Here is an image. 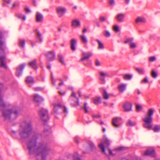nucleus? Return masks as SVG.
Instances as JSON below:
<instances>
[{
	"instance_id": "52",
	"label": "nucleus",
	"mask_w": 160,
	"mask_h": 160,
	"mask_svg": "<svg viewBox=\"0 0 160 160\" xmlns=\"http://www.w3.org/2000/svg\"><path fill=\"white\" fill-rule=\"evenodd\" d=\"M130 48H134L136 47V44L134 43L130 42Z\"/></svg>"
},
{
	"instance_id": "45",
	"label": "nucleus",
	"mask_w": 160,
	"mask_h": 160,
	"mask_svg": "<svg viewBox=\"0 0 160 160\" xmlns=\"http://www.w3.org/2000/svg\"><path fill=\"white\" fill-rule=\"evenodd\" d=\"M99 20L100 21L102 22L105 21L108 22V21H107V18H106L104 16H101L100 17Z\"/></svg>"
},
{
	"instance_id": "62",
	"label": "nucleus",
	"mask_w": 160,
	"mask_h": 160,
	"mask_svg": "<svg viewBox=\"0 0 160 160\" xmlns=\"http://www.w3.org/2000/svg\"><path fill=\"white\" fill-rule=\"evenodd\" d=\"M48 128L47 129H44V134H46V133L48 132V129L49 128V127L48 126H47Z\"/></svg>"
},
{
	"instance_id": "58",
	"label": "nucleus",
	"mask_w": 160,
	"mask_h": 160,
	"mask_svg": "<svg viewBox=\"0 0 160 160\" xmlns=\"http://www.w3.org/2000/svg\"><path fill=\"white\" fill-rule=\"evenodd\" d=\"M92 117L93 118H100L101 117V116L99 114L93 115H92Z\"/></svg>"
},
{
	"instance_id": "23",
	"label": "nucleus",
	"mask_w": 160,
	"mask_h": 160,
	"mask_svg": "<svg viewBox=\"0 0 160 160\" xmlns=\"http://www.w3.org/2000/svg\"><path fill=\"white\" fill-rule=\"evenodd\" d=\"M127 84H119L118 86V89L119 91L120 92H123L126 89Z\"/></svg>"
},
{
	"instance_id": "31",
	"label": "nucleus",
	"mask_w": 160,
	"mask_h": 160,
	"mask_svg": "<svg viewBox=\"0 0 160 160\" xmlns=\"http://www.w3.org/2000/svg\"><path fill=\"white\" fill-rule=\"evenodd\" d=\"M80 38H81L82 41L84 43H86L88 42V40L86 37H85L84 34L81 35L80 36Z\"/></svg>"
},
{
	"instance_id": "48",
	"label": "nucleus",
	"mask_w": 160,
	"mask_h": 160,
	"mask_svg": "<svg viewBox=\"0 0 160 160\" xmlns=\"http://www.w3.org/2000/svg\"><path fill=\"white\" fill-rule=\"evenodd\" d=\"M113 29L116 32H118L120 31L118 26L117 25H115L113 26Z\"/></svg>"
},
{
	"instance_id": "44",
	"label": "nucleus",
	"mask_w": 160,
	"mask_h": 160,
	"mask_svg": "<svg viewBox=\"0 0 160 160\" xmlns=\"http://www.w3.org/2000/svg\"><path fill=\"white\" fill-rule=\"evenodd\" d=\"M151 75L154 78H156L158 76L157 72L154 71V70L152 69L151 72Z\"/></svg>"
},
{
	"instance_id": "14",
	"label": "nucleus",
	"mask_w": 160,
	"mask_h": 160,
	"mask_svg": "<svg viewBox=\"0 0 160 160\" xmlns=\"http://www.w3.org/2000/svg\"><path fill=\"white\" fill-rule=\"evenodd\" d=\"M66 11L65 9L62 7H59L57 8V12L59 17H61Z\"/></svg>"
},
{
	"instance_id": "36",
	"label": "nucleus",
	"mask_w": 160,
	"mask_h": 160,
	"mask_svg": "<svg viewBox=\"0 0 160 160\" xmlns=\"http://www.w3.org/2000/svg\"><path fill=\"white\" fill-rule=\"evenodd\" d=\"M136 124V123L135 122H132L131 120H129L127 123V125L130 126H135Z\"/></svg>"
},
{
	"instance_id": "28",
	"label": "nucleus",
	"mask_w": 160,
	"mask_h": 160,
	"mask_svg": "<svg viewBox=\"0 0 160 160\" xmlns=\"http://www.w3.org/2000/svg\"><path fill=\"white\" fill-rule=\"evenodd\" d=\"M18 46L19 47L24 48L25 44V41L24 40L19 39L18 40Z\"/></svg>"
},
{
	"instance_id": "1",
	"label": "nucleus",
	"mask_w": 160,
	"mask_h": 160,
	"mask_svg": "<svg viewBox=\"0 0 160 160\" xmlns=\"http://www.w3.org/2000/svg\"><path fill=\"white\" fill-rule=\"evenodd\" d=\"M38 134L36 132L29 139L27 145L28 153L35 155L37 160H46L50 148L46 143L42 142L38 143Z\"/></svg>"
},
{
	"instance_id": "56",
	"label": "nucleus",
	"mask_w": 160,
	"mask_h": 160,
	"mask_svg": "<svg viewBox=\"0 0 160 160\" xmlns=\"http://www.w3.org/2000/svg\"><path fill=\"white\" fill-rule=\"evenodd\" d=\"M95 64L96 66H98L100 65V63L98 60L96 59L95 62Z\"/></svg>"
},
{
	"instance_id": "13",
	"label": "nucleus",
	"mask_w": 160,
	"mask_h": 160,
	"mask_svg": "<svg viewBox=\"0 0 160 160\" xmlns=\"http://www.w3.org/2000/svg\"><path fill=\"white\" fill-rule=\"evenodd\" d=\"M125 15V14L123 13L118 14L116 16V18L118 22H122L124 21Z\"/></svg>"
},
{
	"instance_id": "64",
	"label": "nucleus",
	"mask_w": 160,
	"mask_h": 160,
	"mask_svg": "<svg viewBox=\"0 0 160 160\" xmlns=\"http://www.w3.org/2000/svg\"><path fill=\"white\" fill-rule=\"evenodd\" d=\"M108 151L109 152V154L110 155H113V154L112 153V150H111L110 149H109Z\"/></svg>"
},
{
	"instance_id": "11",
	"label": "nucleus",
	"mask_w": 160,
	"mask_h": 160,
	"mask_svg": "<svg viewBox=\"0 0 160 160\" xmlns=\"http://www.w3.org/2000/svg\"><path fill=\"white\" fill-rule=\"evenodd\" d=\"M5 56L0 55V67L6 69L7 67L5 62Z\"/></svg>"
},
{
	"instance_id": "34",
	"label": "nucleus",
	"mask_w": 160,
	"mask_h": 160,
	"mask_svg": "<svg viewBox=\"0 0 160 160\" xmlns=\"http://www.w3.org/2000/svg\"><path fill=\"white\" fill-rule=\"evenodd\" d=\"M132 78V75L127 74L123 76V78L125 80H130Z\"/></svg>"
},
{
	"instance_id": "35",
	"label": "nucleus",
	"mask_w": 160,
	"mask_h": 160,
	"mask_svg": "<svg viewBox=\"0 0 160 160\" xmlns=\"http://www.w3.org/2000/svg\"><path fill=\"white\" fill-rule=\"evenodd\" d=\"M135 70L137 71L140 74H144V71L143 68H135Z\"/></svg>"
},
{
	"instance_id": "17",
	"label": "nucleus",
	"mask_w": 160,
	"mask_h": 160,
	"mask_svg": "<svg viewBox=\"0 0 160 160\" xmlns=\"http://www.w3.org/2000/svg\"><path fill=\"white\" fill-rule=\"evenodd\" d=\"M43 17L41 13L37 12L36 14V20L37 22H41L43 21Z\"/></svg>"
},
{
	"instance_id": "19",
	"label": "nucleus",
	"mask_w": 160,
	"mask_h": 160,
	"mask_svg": "<svg viewBox=\"0 0 160 160\" xmlns=\"http://www.w3.org/2000/svg\"><path fill=\"white\" fill-rule=\"evenodd\" d=\"M123 107L125 109V111H131L132 104L129 102L126 103L124 105Z\"/></svg>"
},
{
	"instance_id": "60",
	"label": "nucleus",
	"mask_w": 160,
	"mask_h": 160,
	"mask_svg": "<svg viewBox=\"0 0 160 160\" xmlns=\"http://www.w3.org/2000/svg\"><path fill=\"white\" fill-rule=\"evenodd\" d=\"M134 92L135 93H137L138 95H139L141 93V92L138 89H136Z\"/></svg>"
},
{
	"instance_id": "53",
	"label": "nucleus",
	"mask_w": 160,
	"mask_h": 160,
	"mask_svg": "<svg viewBox=\"0 0 160 160\" xmlns=\"http://www.w3.org/2000/svg\"><path fill=\"white\" fill-rule=\"evenodd\" d=\"M4 2V3L2 4V5H6V3H11V1L10 0H2Z\"/></svg>"
},
{
	"instance_id": "10",
	"label": "nucleus",
	"mask_w": 160,
	"mask_h": 160,
	"mask_svg": "<svg viewBox=\"0 0 160 160\" xmlns=\"http://www.w3.org/2000/svg\"><path fill=\"white\" fill-rule=\"evenodd\" d=\"M121 119L120 118L117 117L112 119V124L115 127L118 128L120 125V121Z\"/></svg>"
},
{
	"instance_id": "59",
	"label": "nucleus",
	"mask_w": 160,
	"mask_h": 160,
	"mask_svg": "<svg viewBox=\"0 0 160 160\" xmlns=\"http://www.w3.org/2000/svg\"><path fill=\"white\" fill-rule=\"evenodd\" d=\"M74 141L75 142L77 143H79L78 138V137H75L74 138Z\"/></svg>"
},
{
	"instance_id": "7",
	"label": "nucleus",
	"mask_w": 160,
	"mask_h": 160,
	"mask_svg": "<svg viewBox=\"0 0 160 160\" xmlns=\"http://www.w3.org/2000/svg\"><path fill=\"white\" fill-rule=\"evenodd\" d=\"M68 101L74 106L79 105L78 98L76 97V93L73 91H72V94L70 96Z\"/></svg>"
},
{
	"instance_id": "9",
	"label": "nucleus",
	"mask_w": 160,
	"mask_h": 160,
	"mask_svg": "<svg viewBox=\"0 0 160 160\" xmlns=\"http://www.w3.org/2000/svg\"><path fill=\"white\" fill-rule=\"evenodd\" d=\"M25 63H23L20 65L16 69V76L19 77L20 76L22 72V70L24 68V67L26 66Z\"/></svg>"
},
{
	"instance_id": "57",
	"label": "nucleus",
	"mask_w": 160,
	"mask_h": 160,
	"mask_svg": "<svg viewBox=\"0 0 160 160\" xmlns=\"http://www.w3.org/2000/svg\"><path fill=\"white\" fill-rule=\"evenodd\" d=\"M141 82L142 83L143 82H144L145 83H146L148 82V81L147 77H145V78H144L143 79L142 81Z\"/></svg>"
},
{
	"instance_id": "4",
	"label": "nucleus",
	"mask_w": 160,
	"mask_h": 160,
	"mask_svg": "<svg viewBox=\"0 0 160 160\" xmlns=\"http://www.w3.org/2000/svg\"><path fill=\"white\" fill-rule=\"evenodd\" d=\"M62 112L65 114L68 113V110L65 106L60 103L54 105L52 114L56 118H57L56 116L57 115Z\"/></svg>"
},
{
	"instance_id": "30",
	"label": "nucleus",
	"mask_w": 160,
	"mask_h": 160,
	"mask_svg": "<svg viewBox=\"0 0 160 160\" xmlns=\"http://www.w3.org/2000/svg\"><path fill=\"white\" fill-rule=\"evenodd\" d=\"M88 145L91 150L92 151L96 149L95 146L92 142H89L88 143Z\"/></svg>"
},
{
	"instance_id": "6",
	"label": "nucleus",
	"mask_w": 160,
	"mask_h": 160,
	"mask_svg": "<svg viewBox=\"0 0 160 160\" xmlns=\"http://www.w3.org/2000/svg\"><path fill=\"white\" fill-rule=\"evenodd\" d=\"M152 119V118L151 117L147 116L143 118L142 120L144 123L143 124V127L147 129L151 128Z\"/></svg>"
},
{
	"instance_id": "18",
	"label": "nucleus",
	"mask_w": 160,
	"mask_h": 160,
	"mask_svg": "<svg viewBox=\"0 0 160 160\" xmlns=\"http://www.w3.org/2000/svg\"><path fill=\"white\" fill-rule=\"evenodd\" d=\"M100 79L101 81L103 82V83H104L105 82V77L106 76H107L108 75L107 73L106 72H100Z\"/></svg>"
},
{
	"instance_id": "38",
	"label": "nucleus",
	"mask_w": 160,
	"mask_h": 160,
	"mask_svg": "<svg viewBox=\"0 0 160 160\" xmlns=\"http://www.w3.org/2000/svg\"><path fill=\"white\" fill-rule=\"evenodd\" d=\"M102 95L104 99H107L108 98V94L106 91L105 89L103 90Z\"/></svg>"
},
{
	"instance_id": "29",
	"label": "nucleus",
	"mask_w": 160,
	"mask_h": 160,
	"mask_svg": "<svg viewBox=\"0 0 160 160\" xmlns=\"http://www.w3.org/2000/svg\"><path fill=\"white\" fill-rule=\"evenodd\" d=\"M135 21L136 23L144 22H146V20L144 18L138 17L136 20Z\"/></svg>"
},
{
	"instance_id": "2",
	"label": "nucleus",
	"mask_w": 160,
	"mask_h": 160,
	"mask_svg": "<svg viewBox=\"0 0 160 160\" xmlns=\"http://www.w3.org/2000/svg\"><path fill=\"white\" fill-rule=\"evenodd\" d=\"M3 87L0 83V112H2V117L4 121H11L16 119L19 115V112L16 109H8V106L4 102L2 94L1 88Z\"/></svg>"
},
{
	"instance_id": "33",
	"label": "nucleus",
	"mask_w": 160,
	"mask_h": 160,
	"mask_svg": "<svg viewBox=\"0 0 160 160\" xmlns=\"http://www.w3.org/2000/svg\"><path fill=\"white\" fill-rule=\"evenodd\" d=\"M3 36L2 35H0V49L4 51V49L2 47V45L4 43V42L2 41V38Z\"/></svg>"
},
{
	"instance_id": "22",
	"label": "nucleus",
	"mask_w": 160,
	"mask_h": 160,
	"mask_svg": "<svg viewBox=\"0 0 160 160\" xmlns=\"http://www.w3.org/2000/svg\"><path fill=\"white\" fill-rule=\"evenodd\" d=\"M83 55V57L81 59L82 61L88 59L92 56V54L91 53H84Z\"/></svg>"
},
{
	"instance_id": "21",
	"label": "nucleus",
	"mask_w": 160,
	"mask_h": 160,
	"mask_svg": "<svg viewBox=\"0 0 160 160\" xmlns=\"http://www.w3.org/2000/svg\"><path fill=\"white\" fill-rule=\"evenodd\" d=\"M25 81L29 85L30 84H33L34 83L33 78L30 76L27 77Z\"/></svg>"
},
{
	"instance_id": "51",
	"label": "nucleus",
	"mask_w": 160,
	"mask_h": 160,
	"mask_svg": "<svg viewBox=\"0 0 160 160\" xmlns=\"http://www.w3.org/2000/svg\"><path fill=\"white\" fill-rule=\"evenodd\" d=\"M156 60V58L155 56H152L149 58V60L150 62H153Z\"/></svg>"
},
{
	"instance_id": "61",
	"label": "nucleus",
	"mask_w": 160,
	"mask_h": 160,
	"mask_svg": "<svg viewBox=\"0 0 160 160\" xmlns=\"http://www.w3.org/2000/svg\"><path fill=\"white\" fill-rule=\"evenodd\" d=\"M131 41V39L130 38H128L127 40L124 41V43H127L129 42L130 41Z\"/></svg>"
},
{
	"instance_id": "3",
	"label": "nucleus",
	"mask_w": 160,
	"mask_h": 160,
	"mask_svg": "<svg viewBox=\"0 0 160 160\" xmlns=\"http://www.w3.org/2000/svg\"><path fill=\"white\" fill-rule=\"evenodd\" d=\"M33 129L32 122L27 121L21 123L18 130L21 139L24 141L27 139L32 134Z\"/></svg>"
},
{
	"instance_id": "55",
	"label": "nucleus",
	"mask_w": 160,
	"mask_h": 160,
	"mask_svg": "<svg viewBox=\"0 0 160 160\" xmlns=\"http://www.w3.org/2000/svg\"><path fill=\"white\" fill-rule=\"evenodd\" d=\"M115 0H109L108 1L109 3L111 5H114L115 3Z\"/></svg>"
},
{
	"instance_id": "25",
	"label": "nucleus",
	"mask_w": 160,
	"mask_h": 160,
	"mask_svg": "<svg viewBox=\"0 0 160 160\" xmlns=\"http://www.w3.org/2000/svg\"><path fill=\"white\" fill-rule=\"evenodd\" d=\"M34 100L36 102H39L43 100L42 98L38 94H35L34 96Z\"/></svg>"
},
{
	"instance_id": "63",
	"label": "nucleus",
	"mask_w": 160,
	"mask_h": 160,
	"mask_svg": "<svg viewBox=\"0 0 160 160\" xmlns=\"http://www.w3.org/2000/svg\"><path fill=\"white\" fill-rule=\"evenodd\" d=\"M24 10L27 12H30V10L28 8H24Z\"/></svg>"
},
{
	"instance_id": "47",
	"label": "nucleus",
	"mask_w": 160,
	"mask_h": 160,
	"mask_svg": "<svg viewBox=\"0 0 160 160\" xmlns=\"http://www.w3.org/2000/svg\"><path fill=\"white\" fill-rule=\"evenodd\" d=\"M99 147L103 152H105V150L104 145L103 143H101L99 145Z\"/></svg>"
},
{
	"instance_id": "43",
	"label": "nucleus",
	"mask_w": 160,
	"mask_h": 160,
	"mask_svg": "<svg viewBox=\"0 0 160 160\" xmlns=\"http://www.w3.org/2000/svg\"><path fill=\"white\" fill-rule=\"evenodd\" d=\"M103 34L106 37H109L110 36L111 34L107 30H105L103 32Z\"/></svg>"
},
{
	"instance_id": "26",
	"label": "nucleus",
	"mask_w": 160,
	"mask_h": 160,
	"mask_svg": "<svg viewBox=\"0 0 160 160\" xmlns=\"http://www.w3.org/2000/svg\"><path fill=\"white\" fill-rule=\"evenodd\" d=\"M148 130H152L155 132H157L160 130V126L159 125H156L153 127H152V128L151 129H148Z\"/></svg>"
},
{
	"instance_id": "20",
	"label": "nucleus",
	"mask_w": 160,
	"mask_h": 160,
	"mask_svg": "<svg viewBox=\"0 0 160 160\" xmlns=\"http://www.w3.org/2000/svg\"><path fill=\"white\" fill-rule=\"evenodd\" d=\"M72 26L74 28H77L80 26V22L79 20H74L72 21Z\"/></svg>"
},
{
	"instance_id": "24",
	"label": "nucleus",
	"mask_w": 160,
	"mask_h": 160,
	"mask_svg": "<svg viewBox=\"0 0 160 160\" xmlns=\"http://www.w3.org/2000/svg\"><path fill=\"white\" fill-rule=\"evenodd\" d=\"M57 57L59 62L62 64L65 65V62L64 57L63 55L61 54H59L58 55Z\"/></svg>"
},
{
	"instance_id": "40",
	"label": "nucleus",
	"mask_w": 160,
	"mask_h": 160,
	"mask_svg": "<svg viewBox=\"0 0 160 160\" xmlns=\"http://www.w3.org/2000/svg\"><path fill=\"white\" fill-rule=\"evenodd\" d=\"M79 156L77 152H75L73 155V160H82L81 158H78Z\"/></svg>"
},
{
	"instance_id": "27",
	"label": "nucleus",
	"mask_w": 160,
	"mask_h": 160,
	"mask_svg": "<svg viewBox=\"0 0 160 160\" xmlns=\"http://www.w3.org/2000/svg\"><path fill=\"white\" fill-rule=\"evenodd\" d=\"M15 16L18 18L22 19L23 21H24L25 20V16L22 13H18L16 14Z\"/></svg>"
},
{
	"instance_id": "39",
	"label": "nucleus",
	"mask_w": 160,
	"mask_h": 160,
	"mask_svg": "<svg viewBox=\"0 0 160 160\" xmlns=\"http://www.w3.org/2000/svg\"><path fill=\"white\" fill-rule=\"evenodd\" d=\"M96 41L98 43L99 46L98 48L99 49H103L104 47L103 44L98 39H96Z\"/></svg>"
},
{
	"instance_id": "50",
	"label": "nucleus",
	"mask_w": 160,
	"mask_h": 160,
	"mask_svg": "<svg viewBox=\"0 0 160 160\" xmlns=\"http://www.w3.org/2000/svg\"><path fill=\"white\" fill-rule=\"evenodd\" d=\"M19 2H14L13 5V6L11 7V9H13V8L15 7H18L19 6Z\"/></svg>"
},
{
	"instance_id": "12",
	"label": "nucleus",
	"mask_w": 160,
	"mask_h": 160,
	"mask_svg": "<svg viewBox=\"0 0 160 160\" xmlns=\"http://www.w3.org/2000/svg\"><path fill=\"white\" fill-rule=\"evenodd\" d=\"M155 151L154 149H148L144 152V155L146 156H150L152 157L155 156Z\"/></svg>"
},
{
	"instance_id": "49",
	"label": "nucleus",
	"mask_w": 160,
	"mask_h": 160,
	"mask_svg": "<svg viewBox=\"0 0 160 160\" xmlns=\"http://www.w3.org/2000/svg\"><path fill=\"white\" fill-rule=\"evenodd\" d=\"M135 105L136 106V111L137 112H138L141 110L142 108V107L141 106L138 105L136 103H135Z\"/></svg>"
},
{
	"instance_id": "54",
	"label": "nucleus",
	"mask_w": 160,
	"mask_h": 160,
	"mask_svg": "<svg viewBox=\"0 0 160 160\" xmlns=\"http://www.w3.org/2000/svg\"><path fill=\"white\" fill-rule=\"evenodd\" d=\"M127 148L123 147H119L117 148V149L118 150H124L127 149Z\"/></svg>"
},
{
	"instance_id": "37",
	"label": "nucleus",
	"mask_w": 160,
	"mask_h": 160,
	"mask_svg": "<svg viewBox=\"0 0 160 160\" xmlns=\"http://www.w3.org/2000/svg\"><path fill=\"white\" fill-rule=\"evenodd\" d=\"M100 97L95 98H93V102L95 104H98L100 103Z\"/></svg>"
},
{
	"instance_id": "46",
	"label": "nucleus",
	"mask_w": 160,
	"mask_h": 160,
	"mask_svg": "<svg viewBox=\"0 0 160 160\" xmlns=\"http://www.w3.org/2000/svg\"><path fill=\"white\" fill-rule=\"evenodd\" d=\"M103 142L104 144L107 145V146H108L110 144V142L109 140L107 138H105L103 140Z\"/></svg>"
},
{
	"instance_id": "8",
	"label": "nucleus",
	"mask_w": 160,
	"mask_h": 160,
	"mask_svg": "<svg viewBox=\"0 0 160 160\" xmlns=\"http://www.w3.org/2000/svg\"><path fill=\"white\" fill-rule=\"evenodd\" d=\"M47 59L49 61H53L55 59V53L52 51H50L47 52L45 54Z\"/></svg>"
},
{
	"instance_id": "16",
	"label": "nucleus",
	"mask_w": 160,
	"mask_h": 160,
	"mask_svg": "<svg viewBox=\"0 0 160 160\" xmlns=\"http://www.w3.org/2000/svg\"><path fill=\"white\" fill-rule=\"evenodd\" d=\"M28 64L35 70H37L38 67L37 60L36 59H34L32 61L29 62L28 63Z\"/></svg>"
},
{
	"instance_id": "15",
	"label": "nucleus",
	"mask_w": 160,
	"mask_h": 160,
	"mask_svg": "<svg viewBox=\"0 0 160 160\" xmlns=\"http://www.w3.org/2000/svg\"><path fill=\"white\" fill-rule=\"evenodd\" d=\"M77 43V40L75 39H72L71 41L70 47L72 50L74 51L76 49V45Z\"/></svg>"
},
{
	"instance_id": "32",
	"label": "nucleus",
	"mask_w": 160,
	"mask_h": 160,
	"mask_svg": "<svg viewBox=\"0 0 160 160\" xmlns=\"http://www.w3.org/2000/svg\"><path fill=\"white\" fill-rule=\"evenodd\" d=\"M36 33L37 34V38H39L40 42H42V38L41 37L42 34L40 33L37 30H35Z\"/></svg>"
},
{
	"instance_id": "41",
	"label": "nucleus",
	"mask_w": 160,
	"mask_h": 160,
	"mask_svg": "<svg viewBox=\"0 0 160 160\" xmlns=\"http://www.w3.org/2000/svg\"><path fill=\"white\" fill-rule=\"evenodd\" d=\"M153 112L154 111L153 109H149L148 113V116L151 117H152V116L153 114Z\"/></svg>"
},
{
	"instance_id": "5",
	"label": "nucleus",
	"mask_w": 160,
	"mask_h": 160,
	"mask_svg": "<svg viewBox=\"0 0 160 160\" xmlns=\"http://www.w3.org/2000/svg\"><path fill=\"white\" fill-rule=\"evenodd\" d=\"M38 114L43 121L46 122L49 120L48 112L47 110L42 108L38 112Z\"/></svg>"
},
{
	"instance_id": "42",
	"label": "nucleus",
	"mask_w": 160,
	"mask_h": 160,
	"mask_svg": "<svg viewBox=\"0 0 160 160\" xmlns=\"http://www.w3.org/2000/svg\"><path fill=\"white\" fill-rule=\"evenodd\" d=\"M87 105L88 104L86 102H85L84 104V106L82 107V108L84 109L85 112L86 113H88Z\"/></svg>"
}]
</instances>
